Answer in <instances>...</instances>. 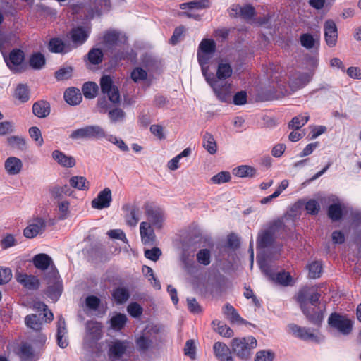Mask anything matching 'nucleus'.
<instances>
[{"label":"nucleus","instance_id":"1","mask_svg":"<svg viewBox=\"0 0 361 361\" xmlns=\"http://www.w3.org/2000/svg\"><path fill=\"white\" fill-rule=\"evenodd\" d=\"M286 232V226L281 219L271 222L268 226L262 230L257 236L258 248H267L272 246L276 238H283Z\"/></svg>","mask_w":361,"mask_h":361},{"label":"nucleus","instance_id":"2","mask_svg":"<svg viewBox=\"0 0 361 361\" xmlns=\"http://www.w3.org/2000/svg\"><path fill=\"white\" fill-rule=\"evenodd\" d=\"M233 352L240 360L250 358L252 350L257 346V340L250 336L243 338H234L231 343Z\"/></svg>","mask_w":361,"mask_h":361},{"label":"nucleus","instance_id":"3","mask_svg":"<svg viewBox=\"0 0 361 361\" xmlns=\"http://www.w3.org/2000/svg\"><path fill=\"white\" fill-rule=\"evenodd\" d=\"M216 48V42L211 39H203L200 43L197 57L202 75L209 73V61L214 54Z\"/></svg>","mask_w":361,"mask_h":361},{"label":"nucleus","instance_id":"4","mask_svg":"<svg viewBox=\"0 0 361 361\" xmlns=\"http://www.w3.org/2000/svg\"><path fill=\"white\" fill-rule=\"evenodd\" d=\"M329 326L338 333L347 336L353 331V321L346 314L332 312L328 318Z\"/></svg>","mask_w":361,"mask_h":361},{"label":"nucleus","instance_id":"5","mask_svg":"<svg viewBox=\"0 0 361 361\" xmlns=\"http://www.w3.org/2000/svg\"><path fill=\"white\" fill-rule=\"evenodd\" d=\"M106 137L103 128L97 125H89L71 132L69 137L72 140H99Z\"/></svg>","mask_w":361,"mask_h":361},{"label":"nucleus","instance_id":"6","mask_svg":"<svg viewBox=\"0 0 361 361\" xmlns=\"http://www.w3.org/2000/svg\"><path fill=\"white\" fill-rule=\"evenodd\" d=\"M32 262L33 265L39 270L44 271L50 268L49 272L45 275V279H51L55 281L59 277V271L54 265L51 257L47 254L35 255Z\"/></svg>","mask_w":361,"mask_h":361},{"label":"nucleus","instance_id":"7","mask_svg":"<svg viewBox=\"0 0 361 361\" xmlns=\"http://www.w3.org/2000/svg\"><path fill=\"white\" fill-rule=\"evenodd\" d=\"M203 75L218 99L223 102H228L231 94V85L226 82H219L212 73Z\"/></svg>","mask_w":361,"mask_h":361},{"label":"nucleus","instance_id":"8","mask_svg":"<svg viewBox=\"0 0 361 361\" xmlns=\"http://www.w3.org/2000/svg\"><path fill=\"white\" fill-rule=\"evenodd\" d=\"M321 294L314 286H304L301 288L296 295V301L300 305V307H305L310 304L312 306H316L319 304Z\"/></svg>","mask_w":361,"mask_h":361},{"label":"nucleus","instance_id":"9","mask_svg":"<svg viewBox=\"0 0 361 361\" xmlns=\"http://www.w3.org/2000/svg\"><path fill=\"white\" fill-rule=\"evenodd\" d=\"M100 87L102 92L107 95L109 102L115 104L120 102L119 90L114 85L113 80L109 75H104L101 78Z\"/></svg>","mask_w":361,"mask_h":361},{"label":"nucleus","instance_id":"10","mask_svg":"<svg viewBox=\"0 0 361 361\" xmlns=\"http://www.w3.org/2000/svg\"><path fill=\"white\" fill-rule=\"evenodd\" d=\"M145 215L152 224L158 228L162 227L164 221V212L161 208L154 205L153 202H147L143 206Z\"/></svg>","mask_w":361,"mask_h":361},{"label":"nucleus","instance_id":"11","mask_svg":"<svg viewBox=\"0 0 361 361\" xmlns=\"http://www.w3.org/2000/svg\"><path fill=\"white\" fill-rule=\"evenodd\" d=\"M300 310L311 324L317 327L321 326L324 320L325 307L322 309L319 307V303L316 305V306H310L308 304L307 306L301 307Z\"/></svg>","mask_w":361,"mask_h":361},{"label":"nucleus","instance_id":"12","mask_svg":"<svg viewBox=\"0 0 361 361\" xmlns=\"http://www.w3.org/2000/svg\"><path fill=\"white\" fill-rule=\"evenodd\" d=\"M46 221L42 218H36L31 221L23 230V235L27 238H33L43 233L46 228Z\"/></svg>","mask_w":361,"mask_h":361},{"label":"nucleus","instance_id":"13","mask_svg":"<svg viewBox=\"0 0 361 361\" xmlns=\"http://www.w3.org/2000/svg\"><path fill=\"white\" fill-rule=\"evenodd\" d=\"M263 271L270 281L283 286H292L293 283V277L289 272L282 271L274 274L268 267L263 268Z\"/></svg>","mask_w":361,"mask_h":361},{"label":"nucleus","instance_id":"14","mask_svg":"<svg viewBox=\"0 0 361 361\" xmlns=\"http://www.w3.org/2000/svg\"><path fill=\"white\" fill-rule=\"evenodd\" d=\"M127 341L116 340L109 345L107 352L108 357L111 361H116L121 359L127 350Z\"/></svg>","mask_w":361,"mask_h":361},{"label":"nucleus","instance_id":"15","mask_svg":"<svg viewBox=\"0 0 361 361\" xmlns=\"http://www.w3.org/2000/svg\"><path fill=\"white\" fill-rule=\"evenodd\" d=\"M112 201L111 190L109 188H105L100 191L97 197L92 200L91 206L94 209H102L108 208Z\"/></svg>","mask_w":361,"mask_h":361},{"label":"nucleus","instance_id":"16","mask_svg":"<svg viewBox=\"0 0 361 361\" xmlns=\"http://www.w3.org/2000/svg\"><path fill=\"white\" fill-rule=\"evenodd\" d=\"M324 38L329 47L336 46L338 39V30L333 20H327L324 24Z\"/></svg>","mask_w":361,"mask_h":361},{"label":"nucleus","instance_id":"17","mask_svg":"<svg viewBox=\"0 0 361 361\" xmlns=\"http://www.w3.org/2000/svg\"><path fill=\"white\" fill-rule=\"evenodd\" d=\"M25 59V54L20 49H13L9 54L8 59H6L8 67L14 72L20 71V66Z\"/></svg>","mask_w":361,"mask_h":361},{"label":"nucleus","instance_id":"18","mask_svg":"<svg viewBox=\"0 0 361 361\" xmlns=\"http://www.w3.org/2000/svg\"><path fill=\"white\" fill-rule=\"evenodd\" d=\"M214 355L219 361H233L230 348L224 343L216 342L213 346Z\"/></svg>","mask_w":361,"mask_h":361},{"label":"nucleus","instance_id":"19","mask_svg":"<svg viewBox=\"0 0 361 361\" xmlns=\"http://www.w3.org/2000/svg\"><path fill=\"white\" fill-rule=\"evenodd\" d=\"M141 240L144 245H152L155 240V234L149 223L143 221L140 225Z\"/></svg>","mask_w":361,"mask_h":361},{"label":"nucleus","instance_id":"20","mask_svg":"<svg viewBox=\"0 0 361 361\" xmlns=\"http://www.w3.org/2000/svg\"><path fill=\"white\" fill-rule=\"evenodd\" d=\"M16 278L27 289L37 290L39 288V281L35 276L19 273L16 275Z\"/></svg>","mask_w":361,"mask_h":361},{"label":"nucleus","instance_id":"21","mask_svg":"<svg viewBox=\"0 0 361 361\" xmlns=\"http://www.w3.org/2000/svg\"><path fill=\"white\" fill-rule=\"evenodd\" d=\"M4 168L8 175H17L22 171L23 162L19 158L9 157L4 162Z\"/></svg>","mask_w":361,"mask_h":361},{"label":"nucleus","instance_id":"22","mask_svg":"<svg viewBox=\"0 0 361 361\" xmlns=\"http://www.w3.org/2000/svg\"><path fill=\"white\" fill-rule=\"evenodd\" d=\"M52 158L63 167L72 168L76 164L75 159L73 157L67 156L60 150L56 149L53 151Z\"/></svg>","mask_w":361,"mask_h":361},{"label":"nucleus","instance_id":"23","mask_svg":"<svg viewBox=\"0 0 361 361\" xmlns=\"http://www.w3.org/2000/svg\"><path fill=\"white\" fill-rule=\"evenodd\" d=\"M222 312L226 319L231 323L246 324V321L242 318L238 311L230 303H226L222 308Z\"/></svg>","mask_w":361,"mask_h":361},{"label":"nucleus","instance_id":"24","mask_svg":"<svg viewBox=\"0 0 361 361\" xmlns=\"http://www.w3.org/2000/svg\"><path fill=\"white\" fill-rule=\"evenodd\" d=\"M50 111V104L47 101L39 100L35 102L32 105V112L34 115L39 118L47 117Z\"/></svg>","mask_w":361,"mask_h":361},{"label":"nucleus","instance_id":"25","mask_svg":"<svg viewBox=\"0 0 361 361\" xmlns=\"http://www.w3.org/2000/svg\"><path fill=\"white\" fill-rule=\"evenodd\" d=\"M290 329L293 334L304 341L314 340L317 336L311 332L310 328L301 327L296 324H291Z\"/></svg>","mask_w":361,"mask_h":361},{"label":"nucleus","instance_id":"26","mask_svg":"<svg viewBox=\"0 0 361 361\" xmlns=\"http://www.w3.org/2000/svg\"><path fill=\"white\" fill-rule=\"evenodd\" d=\"M65 101L70 105L75 106L79 104L82 99V94L79 89L75 87L68 88L63 95Z\"/></svg>","mask_w":361,"mask_h":361},{"label":"nucleus","instance_id":"27","mask_svg":"<svg viewBox=\"0 0 361 361\" xmlns=\"http://www.w3.org/2000/svg\"><path fill=\"white\" fill-rule=\"evenodd\" d=\"M123 209L128 212L125 216L126 224L130 226H135L139 221L140 209L137 206H125Z\"/></svg>","mask_w":361,"mask_h":361},{"label":"nucleus","instance_id":"28","mask_svg":"<svg viewBox=\"0 0 361 361\" xmlns=\"http://www.w3.org/2000/svg\"><path fill=\"white\" fill-rule=\"evenodd\" d=\"M111 296L117 305H122L129 299L130 294L127 288L117 287L113 290Z\"/></svg>","mask_w":361,"mask_h":361},{"label":"nucleus","instance_id":"29","mask_svg":"<svg viewBox=\"0 0 361 361\" xmlns=\"http://www.w3.org/2000/svg\"><path fill=\"white\" fill-rule=\"evenodd\" d=\"M59 276L55 280L53 281V279H45L47 281L48 283H53L54 284L52 286H49L47 288V295L54 300H58V298L60 297L62 293V285L59 281Z\"/></svg>","mask_w":361,"mask_h":361},{"label":"nucleus","instance_id":"30","mask_svg":"<svg viewBox=\"0 0 361 361\" xmlns=\"http://www.w3.org/2000/svg\"><path fill=\"white\" fill-rule=\"evenodd\" d=\"M86 329L87 334L92 339L97 341L102 337L101 323L97 321H88L86 323Z\"/></svg>","mask_w":361,"mask_h":361},{"label":"nucleus","instance_id":"31","mask_svg":"<svg viewBox=\"0 0 361 361\" xmlns=\"http://www.w3.org/2000/svg\"><path fill=\"white\" fill-rule=\"evenodd\" d=\"M71 38L74 44L80 45L87 39L88 34L82 27H77L71 30Z\"/></svg>","mask_w":361,"mask_h":361},{"label":"nucleus","instance_id":"32","mask_svg":"<svg viewBox=\"0 0 361 361\" xmlns=\"http://www.w3.org/2000/svg\"><path fill=\"white\" fill-rule=\"evenodd\" d=\"M308 277L316 279L321 276L323 271V266L321 261L314 260L307 265Z\"/></svg>","mask_w":361,"mask_h":361},{"label":"nucleus","instance_id":"33","mask_svg":"<svg viewBox=\"0 0 361 361\" xmlns=\"http://www.w3.org/2000/svg\"><path fill=\"white\" fill-rule=\"evenodd\" d=\"M127 321L128 318L126 314L122 313H117L110 319L111 328L114 331H121L126 326Z\"/></svg>","mask_w":361,"mask_h":361},{"label":"nucleus","instance_id":"34","mask_svg":"<svg viewBox=\"0 0 361 361\" xmlns=\"http://www.w3.org/2000/svg\"><path fill=\"white\" fill-rule=\"evenodd\" d=\"M69 183L71 187L79 190H88L90 188V183L84 176H72L69 180Z\"/></svg>","mask_w":361,"mask_h":361},{"label":"nucleus","instance_id":"35","mask_svg":"<svg viewBox=\"0 0 361 361\" xmlns=\"http://www.w3.org/2000/svg\"><path fill=\"white\" fill-rule=\"evenodd\" d=\"M212 324L213 325L215 331L222 336L231 338L234 334L233 331L223 322L214 320L212 321Z\"/></svg>","mask_w":361,"mask_h":361},{"label":"nucleus","instance_id":"36","mask_svg":"<svg viewBox=\"0 0 361 361\" xmlns=\"http://www.w3.org/2000/svg\"><path fill=\"white\" fill-rule=\"evenodd\" d=\"M48 49L52 53H66V44L62 39L58 37L51 38L48 44Z\"/></svg>","mask_w":361,"mask_h":361},{"label":"nucleus","instance_id":"37","mask_svg":"<svg viewBox=\"0 0 361 361\" xmlns=\"http://www.w3.org/2000/svg\"><path fill=\"white\" fill-rule=\"evenodd\" d=\"M202 145L211 154H214L217 151L216 142L213 135L208 132H206L203 136Z\"/></svg>","mask_w":361,"mask_h":361},{"label":"nucleus","instance_id":"38","mask_svg":"<svg viewBox=\"0 0 361 361\" xmlns=\"http://www.w3.org/2000/svg\"><path fill=\"white\" fill-rule=\"evenodd\" d=\"M329 218L333 221H338L343 216V209L339 203L330 204L327 209Z\"/></svg>","mask_w":361,"mask_h":361},{"label":"nucleus","instance_id":"39","mask_svg":"<svg viewBox=\"0 0 361 361\" xmlns=\"http://www.w3.org/2000/svg\"><path fill=\"white\" fill-rule=\"evenodd\" d=\"M46 60L42 54L40 52L34 53L29 59L30 67L35 70H39L45 65Z\"/></svg>","mask_w":361,"mask_h":361},{"label":"nucleus","instance_id":"40","mask_svg":"<svg viewBox=\"0 0 361 361\" xmlns=\"http://www.w3.org/2000/svg\"><path fill=\"white\" fill-rule=\"evenodd\" d=\"M210 2L209 0H195L192 1L187 3H183L180 4V8L185 10L186 8L189 9H202L207 8L209 7Z\"/></svg>","mask_w":361,"mask_h":361},{"label":"nucleus","instance_id":"41","mask_svg":"<svg viewBox=\"0 0 361 361\" xmlns=\"http://www.w3.org/2000/svg\"><path fill=\"white\" fill-rule=\"evenodd\" d=\"M298 203L300 204L305 203V208L307 214L310 215H317L320 211V204L314 199H310L306 202L304 200H299Z\"/></svg>","mask_w":361,"mask_h":361},{"label":"nucleus","instance_id":"42","mask_svg":"<svg viewBox=\"0 0 361 361\" xmlns=\"http://www.w3.org/2000/svg\"><path fill=\"white\" fill-rule=\"evenodd\" d=\"M233 173L240 178L253 177L256 174V169L250 166L242 165L234 169Z\"/></svg>","mask_w":361,"mask_h":361},{"label":"nucleus","instance_id":"43","mask_svg":"<svg viewBox=\"0 0 361 361\" xmlns=\"http://www.w3.org/2000/svg\"><path fill=\"white\" fill-rule=\"evenodd\" d=\"M98 85L94 82H85L82 86L83 95L87 99H93L97 95Z\"/></svg>","mask_w":361,"mask_h":361},{"label":"nucleus","instance_id":"44","mask_svg":"<svg viewBox=\"0 0 361 361\" xmlns=\"http://www.w3.org/2000/svg\"><path fill=\"white\" fill-rule=\"evenodd\" d=\"M25 324L35 331H39L42 329V322L41 318L37 314H32L25 317Z\"/></svg>","mask_w":361,"mask_h":361},{"label":"nucleus","instance_id":"45","mask_svg":"<svg viewBox=\"0 0 361 361\" xmlns=\"http://www.w3.org/2000/svg\"><path fill=\"white\" fill-rule=\"evenodd\" d=\"M15 97L22 103L30 99V90L26 85H18L15 90Z\"/></svg>","mask_w":361,"mask_h":361},{"label":"nucleus","instance_id":"46","mask_svg":"<svg viewBox=\"0 0 361 361\" xmlns=\"http://www.w3.org/2000/svg\"><path fill=\"white\" fill-rule=\"evenodd\" d=\"M103 51L99 48H92L87 54V59L90 63L93 65H98L102 62Z\"/></svg>","mask_w":361,"mask_h":361},{"label":"nucleus","instance_id":"47","mask_svg":"<svg viewBox=\"0 0 361 361\" xmlns=\"http://www.w3.org/2000/svg\"><path fill=\"white\" fill-rule=\"evenodd\" d=\"M135 343L137 348L140 352H146L153 344L152 340L145 335H142L137 338Z\"/></svg>","mask_w":361,"mask_h":361},{"label":"nucleus","instance_id":"48","mask_svg":"<svg viewBox=\"0 0 361 361\" xmlns=\"http://www.w3.org/2000/svg\"><path fill=\"white\" fill-rule=\"evenodd\" d=\"M309 121V116L298 115L292 118L288 123V128L295 130L300 129L304 126Z\"/></svg>","mask_w":361,"mask_h":361},{"label":"nucleus","instance_id":"49","mask_svg":"<svg viewBox=\"0 0 361 361\" xmlns=\"http://www.w3.org/2000/svg\"><path fill=\"white\" fill-rule=\"evenodd\" d=\"M232 68L229 63H219L216 71V77L219 80L226 79L232 75Z\"/></svg>","mask_w":361,"mask_h":361},{"label":"nucleus","instance_id":"50","mask_svg":"<svg viewBox=\"0 0 361 361\" xmlns=\"http://www.w3.org/2000/svg\"><path fill=\"white\" fill-rule=\"evenodd\" d=\"M21 361H35V354L32 348L30 345L24 344L20 348Z\"/></svg>","mask_w":361,"mask_h":361},{"label":"nucleus","instance_id":"51","mask_svg":"<svg viewBox=\"0 0 361 361\" xmlns=\"http://www.w3.org/2000/svg\"><path fill=\"white\" fill-rule=\"evenodd\" d=\"M197 261L204 266H207L211 262V252L208 249H201L196 255Z\"/></svg>","mask_w":361,"mask_h":361},{"label":"nucleus","instance_id":"52","mask_svg":"<svg viewBox=\"0 0 361 361\" xmlns=\"http://www.w3.org/2000/svg\"><path fill=\"white\" fill-rule=\"evenodd\" d=\"M108 116L111 123H117L125 119L126 114L120 108H114L108 111Z\"/></svg>","mask_w":361,"mask_h":361},{"label":"nucleus","instance_id":"53","mask_svg":"<svg viewBox=\"0 0 361 361\" xmlns=\"http://www.w3.org/2000/svg\"><path fill=\"white\" fill-rule=\"evenodd\" d=\"M73 68L71 66L63 67L55 72V78L58 81L68 80L71 78Z\"/></svg>","mask_w":361,"mask_h":361},{"label":"nucleus","instance_id":"54","mask_svg":"<svg viewBox=\"0 0 361 361\" xmlns=\"http://www.w3.org/2000/svg\"><path fill=\"white\" fill-rule=\"evenodd\" d=\"M127 311L132 317L138 318L142 314L143 308L137 302H133L128 305Z\"/></svg>","mask_w":361,"mask_h":361},{"label":"nucleus","instance_id":"55","mask_svg":"<svg viewBox=\"0 0 361 361\" xmlns=\"http://www.w3.org/2000/svg\"><path fill=\"white\" fill-rule=\"evenodd\" d=\"M256 15L255 8L250 4L242 6L240 17L245 20H252Z\"/></svg>","mask_w":361,"mask_h":361},{"label":"nucleus","instance_id":"56","mask_svg":"<svg viewBox=\"0 0 361 361\" xmlns=\"http://www.w3.org/2000/svg\"><path fill=\"white\" fill-rule=\"evenodd\" d=\"M130 77L135 82H138L139 81L145 80L147 79V73L143 68L140 67H136L132 71Z\"/></svg>","mask_w":361,"mask_h":361},{"label":"nucleus","instance_id":"57","mask_svg":"<svg viewBox=\"0 0 361 361\" xmlns=\"http://www.w3.org/2000/svg\"><path fill=\"white\" fill-rule=\"evenodd\" d=\"M231 179L228 171H221L212 177L211 180L214 184H221L229 182Z\"/></svg>","mask_w":361,"mask_h":361},{"label":"nucleus","instance_id":"58","mask_svg":"<svg viewBox=\"0 0 361 361\" xmlns=\"http://www.w3.org/2000/svg\"><path fill=\"white\" fill-rule=\"evenodd\" d=\"M184 354L188 356L191 360L196 358V347L193 340H188L184 347Z\"/></svg>","mask_w":361,"mask_h":361},{"label":"nucleus","instance_id":"59","mask_svg":"<svg viewBox=\"0 0 361 361\" xmlns=\"http://www.w3.org/2000/svg\"><path fill=\"white\" fill-rule=\"evenodd\" d=\"M185 31V27L183 25L176 27L170 39V43L172 45H176L178 44L183 36Z\"/></svg>","mask_w":361,"mask_h":361},{"label":"nucleus","instance_id":"60","mask_svg":"<svg viewBox=\"0 0 361 361\" xmlns=\"http://www.w3.org/2000/svg\"><path fill=\"white\" fill-rule=\"evenodd\" d=\"M103 39L105 44L113 46L117 44L119 35L115 31L107 32L104 34Z\"/></svg>","mask_w":361,"mask_h":361},{"label":"nucleus","instance_id":"61","mask_svg":"<svg viewBox=\"0 0 361 361\" xmlns=\"http://www.w3.org/2000/svg\"><path fill=\"white\" fill-rule=\"evenodd\" d=\"M29 133L30 137L37 142L39 146H42L44 143L42 133L39 128L32 126L29 129Z\"/></svg>","mask_w":361,"mask_h":361},{"label":"nucleus","instance_id":"62","mask_svg":"<svg viewBox=\"0 0 361 361\" xmlns=\"http://www.w3.org/2000/svg\"><path fill=\"white\" fill-rule=\"evenodd\" d=\"M301 45L306 49H312L314 46V39L308 33L302 34L300 37Z\"/></svg>","mask_w":361,"mask_h":361},{"label":"nucleus","instance_id":"63","mask_svg":"<svg viewBox=\"0 0 361 361\" xmlns=\"http://www.w3.org/2000/svg\"><path fill=\"white\" fill-rule=\"evenodd\" d=\"M274 353L271 351L261 350L257 353L255 361H273Z\"/></svg>","mask_w":361,"mask_h":361},{"label":"nucleus","instance_id":"64","mask_svg":"<svg viewBox=\"0 0 361 361\" xmlns=\"http://www.w3.org/2000/svg\"><path fill=\"white\" fill-rule=\"evenodd\" d=\"M161 255V251L158 247H153L145 251V257L150 260L156 262Z\"/></svg>","mask_w":361,"mask_h":361}]
</instances>
